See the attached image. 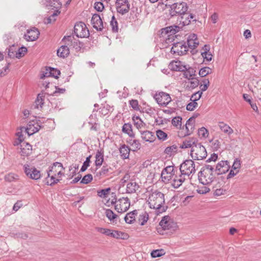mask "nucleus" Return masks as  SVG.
<instances>
[{"label":"nucleus","instance_id":"obj_4","mask_svg":"<svg viewBox=\"0 0 261 261\" xmlns=\"http://www.w3.org/2000/svg\"><path fill=\"white\" fill-rule=\"evenodd\" d=\"M63 170V167L61 163L59 162L54 163L47 171V185L51 186L57 183L60 180L59 178L64 174Z\"/></svg>","mask_w":261,"mask_h":261},{"label":"nucleus","instance_id":"obj_27","mask_svg":"<svg viewBox=\"0 0 261 261\" xmlns=\"http://www.w3.org/2000/svg\"><path fill=\"white\" fill-rule=\"evenodd\" d=\"M140 188L138 183L131 180L126 186V193L132 194L136 193V191Z\"/></svg>","mask_w":261,"mask_h":261},{"label":"nucleus","instance_id":"obj_47","mask_svg":"<svg viewBox=\"0 0 261 261\" xmlns=\"http://www.w3.org/2000/svg\"><path fill=\"white\" fill-rule=\"evenodd\" d=\"M43 103V96H41L40 94H38L35 102L34 107L37 109L41 108H42Z\"/></svg>","mask_w":261,"mask_h":261},{"label":"nucleus","instance_id":"obj_53","mask_svg":"<svg viewBox=\"0 0 261 261\" xmlns=\"http://www.w3.org/2000/svg\"><path fill=\"white\" fill-rule=\"evenodd\" d=\"M130 106L135 110L139 111V106L138 101L137 99H132L129 101Z\"/></svg>","mask_w":261,"mask_h":261},{"label":"nucleus","instance_id":"obj_48","mask_svg":"<svg viewBox=\"0 0 261 261\" xmlns=\"http://www.w3.org/2000/svg\"><path fill=\"white\" fill-rule=\"evenodd\" d=\"M156 135L158 139L160 140L164 141L167 138V134L161 129H158L156 130Z\"/></svg>","mask_w":261,"mask_h":261},{"label":"nucleus","instance_id":"obj_31","mask_svg":"<svg viewBox=\"0 0 261 261\" xmlns=\"http://www.w3.org/2000/svg\"><path fill=\"white\" fill-rule=\"evenodd\" d=\"M91 119H94L93 121H89L88 123L91 125L90 129L95 132H97L99 130V124L97 122V117L96 115H91L89 116Z\"/></svg>","mask_w":261,"mask_h":261},{"label":"nucleus","instance_id":"obj_32","mask_svg":"<svg viewBox=\"0 0 261 261\" xmlns=\"http://www.w3.org/2000/svg\"><path fill=\"white\" fill-rule=\"evenodd\" d=\"M69 54V49L67 45H62L57 50L59 57L64 58Z\"/></svg>","mask_w":261,"mask_h":261},{"label":"nucleus","instance_id":"obj_38","mask_svg":"<svg viewBox=\"0 0 261 261\" xmlns=\"http://www.w3.org/2000/svg\"><path fill=\"white\" fill-rule=\"evenodd\" d=\"M105 214L108 219L113 222H114L115 219L118 218V216L115 214L111 209H107Z\"/></svg>","mask_w":261,"mask_h":261},{"label":"nucleus","instance_id":"obj_35","mask_svg":"<svg viewBox=\"0 0 261 261\" xmlns=\"http://www.w3.org/2000/svg\"><path fill=\"white\" fill-rule=\"evenodd\" d=\"M184 77L186 79H188V80H190L191 78L194 77L193 76L195 75V72L196 70L191 67H187V69L185 70L184 71Z\"/></svg>","mask_w":261,"mask_h":261},{"label":"nucleus","instance_id":"obj_26","mask_svg":"<svg viewBox=\"0 0 261 261\" xmlns=\"http://www.w3.org/2000/svg\"><path fill=\"white\" fill-rule=\"evenodd\" d=\"M141 133L142 139L146 142H152L155 138L154 134L150 131L145 130Z\"/></svg>","mask_w":261,"mask_h":261},{"label":"nucleus","instance_id":"obj_63","mask_svg":"<svg viewBox=\"0 0 261 261\" xmlns=\"http://www.w3.org/2000/svg\"><path fill=\"white\" fill-rule=\"evenodd\" d=\"M9 65L10 63H8L7 65L2 69L0 72V76L1 77L4 76L8 73L9 71Z\"/></svg>","mask_w":261,"mask_h":261},{"label":"nucleus","instance_id":"obj_6","mask_svg":"<svg viewBox=\"0 0 261 261\" xmlns=\"http://www.w3.org/2000/svg\"><path fill=\"white\" fill-rule=\"evenodd\" d=\"M159 227H157L156 230L160 234L163 235L165 233H168L165 232L169 230L170 232L176 230L177 226V224L171 220L169 216H165L163 217L162 219L159 223Z\"/></svg>","mask_w":261,"mask_h":261},{"label":"nucleus","instance_id":"obj_55","mask_svg":"<svg viewBox=\"0 0 261 261\" xmlns=\"http://www.w3.org/2000/svg\"><path fill=\"white\" fill-rule=\"evenodd\" d=\"M190 80L189 83H190V88L192 89L196 88L199 85V81L197 78L192 77Z\"/></svg>","mask_w":261,"mask_h":261},{"label":"nucleus","instance_id":"obj_59","mask_svg":"<svg viewBox=\"0 0 261 261\" xmlns=\"http://www.w3.org/2000/svg\"><path fill=\"white\" fill-rule=\"evenodd\" d=\"M91 158V155H90L88 157L86 158V160L83 163V172L85 171L88 167L90 165V158Z\"/></svg>","mask_w":261,"mask_h":261},{"label":"nucleus","instance_id":"obj_25","mask_svg":"<svg viewBox=\"0 0 261 261\" xmlns=\"http://www.w3.org/2000/svg\"><path fill=\"white\" fill-rule=\"evenodd\" d=\"M103 151L102 150H97L95 155V164L96 167H100L103 162ZM97 167L94 170L96 171Z\"/></svg>","mask_w":261,"mask_h":261},{"label":"nucleus","instance_id":"obj_33","mask_svg":"<svg viewBox=\"0 0 261 261\" xmlns=\"http://www.w3.org/2000/svg\"><path fill=\"white\" fill-rule=\"evenodd\" d=\"M112 237L117 239L127 240L129 238V235L124 232L114 230Z\"/></svg>","mask_w":261,"mask_h":261},{"label":"nucleus","instance_id":"obj_49","mask_svg":"<svg viewBox=\"0 0 261 261\" xmlns=\"http://www.w3.org/2000/svg\"><path fill=\"white\" fill-rule=\"evenodd\" d=\"M28 49L25 47L22 46L19 48L18 51L16 53V57L17 58H20L21 57L24 56L25 54L27 52Z\"/></svg>","mask_w":261,"mask_h":261},{"label":"nucleus","instance_id":"obj_34","mask_svg":"<svg viewBox=\"0 0 261 261\" xmlns=\"http://www.w3.org/2000/svg\"><path fill=\"white\" fill-rule=\"evenodd\" d=\"M61 3L58 0H48L46 6L53 9L59 10L61 7Z\"/></svg>","mask_w":261,"mask_h":261},{"label":"nucleus","instance_id":"obj_30","mask_svg":"<svg viewBox=\"0 0 261 261\" xmlns=\"http://www.w3.org/2000/svg\"><path fill=\"white\" fill-rule=\"evenodd\" d=\"M60 74V71L59 70L54 69L53 68H49V69H46V72L41 76L43 79L45 76H51L55 78H58V75Z\"/></svg>","mask_w":261,"mask_h":261},{"label":"nucleus","instance_id":"obj_41","mask_svg":"<svg viewBox=\"0 0 261 261\" xmlns=\"http://www.w3.org/2000/svg\"><path fill=\"white\" fill-rule=\"evenodd\" d=\"M165 254V251L164 249H156L153 250L151 252V256L152 258H156L162 256Z\"/></svg>","mask_w":261,"mask_h":261},{"label":"nucleus","instance_id":"obj_16","mask_svg":"<svg viewBox=\"0 0 261 261\" xmlns=\"http://www.w3.org/2000/svg\"><path fill=\"white\" fill-rule=\"evenodd\" d=\"M40 33L37 29L33 28L27 30V33L24 35V38L27 41H33L38 39Z\"/></svg>","mask_w":261,"mask_h":261},{"label":"nucleus","instance_id":"obj_62","mask_svg":"<svg viewBox=\"0 0 261 261\" xmlns=\"http://www.w3.org/2000/svg\"><path fill=\"white\" fill-rule=\"evenodd\" d=\"M241 167V161L238 158L235 159L233 165L232 166V169L233 170H236L240 168Z\"/></svg>","mask_w":261,"mask_h":261},{"label":"nucleus","instance_id":"obj_60","mask_svg":"<svg viewBox=\"0 0 261 261\" xmlns=\"http://www.w3.org/2000/svg\"><path fill=\"white\" fill-rule=\"evenodd\" d=\"M202 49L204 50V51L201 52V55L202 56L203 59L205 58L206 56H207V54L209 53L210 49V46L208 44H205Z\"/></svg>","mask_w":261,"mask_h":261},{"label":"nucleus","instance_id":"obj_52","mask_svg":"<svg viewBox=\"0 0 261 261\" xmlns=\"http://www.w3.org/2000/svg\"><path fill=\"white\" fill-rule=\"evenodd\" d=\"M17 177L18 176L16 174L12 173H10L5 175V179L7 181L11 182L17 179Z\"/></svg>","mask_w":261,"mask_h":261},{"label":"nucleus","instance_id":"obj_17","mask_svg":"<svg viewBox=\"0 0 261 261\" xmlns=\"http://www.w3.org/2000/svg\"><path fill=\"white\" fill-rule=\"evenodd\" d=\"M198 44L199 42L197 40V35L195 34L190 35L187 39V47H188V49L191 48L193 49L191 51L192 54H194L197 52V50H194V49L197 47Z\"/></svg>","mask_w":261,"mask_h":261},{"label":"nucleus","instance_id":"obj_12","mask_svg":"<svg viewBox=\"0 0 261 261\" xmlns=\"http://www.w3.org/2000/svg\"><path fill=\"white\" fill-rule=\"evenodd\" d=\"M116 8L118 13L124 15L129 12L130 4L128 0H116Z\"/></svg>","mask_w":261,"mask_h":261},{"label":"nucleus","instance_id":"obj_10","mask_svg":"<svg viewBox=\"0 0 261 261\" xmlns=\"http://www.w3.org/2000/svg\"><path fill=\"white\" fill-rule=\"evenodd\" d=\"M156 102L161 106L166 107L171 101L170 95L166 92L161 91L156 93L153 96Z\"/></svg>","mask_w":261,"mask_h":261},{"label":"nucleus","instance_id":"obj_50","mask_svg":"<svg viewBox=\"0 0 261 261\" xmlns=\"http://www.w3.org/2000/svg\"><path fill=\"white\" fill-rule=\"evenodd\" d=\"M181 120L182 118L180 116H176L172 119L171 122L173 126L176 127L179 126L180 127L181 126Z\"/></svg>","mask_w":261,"mask_h":261},{"label":"nucleus","instance_id":"obj_28","mask_svg":"<svg viewBox=\"0 0 261 261\" xmlns=\"http://www.w3.org/2000/svg\"><path fill=\"white\" fill-rule=\"evenodd\" d=\"M130 150V149L128 146L124 144L121 145L119 148V151L121 158L123 159H128Z\"/></svg>","mask_w":261,"mask_h":261},{"label":"nucleus","instance_id":"obj_57","mask_svg":"<svg viewBox=\"0 0 261 261\" xmlns=\"http://www.w3.org/2000/svg\"><path fill=\"white\" fill-rule=\"evenodd\" d=\"M93 179V176L91 174H88L83 177V184H88Z\"/></svg>","mask_w":261,"mask_h":261},{"label":"nucleus","instance_id":"obj_21","mask_svg":"<svg viewBox=\"0 0 261 261\" xmlns=\"http://www.w3.org/2000/svg\"><path fill=\"white\" fill-rule=\"evenodd\" d=\"M168 67L172 71L183 72L187 69V66L181 64L180 61H173L171 62Z\"/></svg>","mask_w":261,"mask_h":261},{"label":"nucleus","instance_id":"obj_44","mask_svg":"<svg viewBox=\"0 0 261 261\" xmlns=\"http://www.w3.org/2000/svg\"><path fill=\"white\" fill-rule=\"evenodd\" d=\"M60 13V11L59 10H56L54 13L49 17H48L45 21V23L48 24L51 23L56 20V17Z\"/></svg>","mask_w":261,"mask_h":261},{"label":"nucleus","instance_id":"obj_11","mask_svg":"<svg viewBox=\"0 0 261 261\" xmlns=\"http://www.w3.org/2000/svg\"><path fill=\"white\" fill-rule=\"evenodd\" d=\"M118 203L115 205V210L119 213L126 212L130 206V200L128 197H122L118 200Z\"/></svg>","mask_w":261,"mask_h":261},{"label":"nucleus","instance_id":"obj_43","mask_svg":"<svg viewBox=\"0 0 261 261\" xmlns=\"http://www.w3.org/2000/svg\"><path fill=\"white\" fill-rule=\"evenodd\" d=\"M212 73V69L208 67L201 68L199 71V75L201 77H204Z\"/></svg>","mask_w":261,"mask_h":261},{"label":"nucleus","instance_id":"obj_7","mask_svg":"<svg viewBox=\"0 0 261 261\" xmlns=\"http://www.w3.org/2000/svg\"><path fill=\"white\" fill-rule=\"evenodd\" d=\"M190 155L194 160H200L207 156L205 148L201 143L193 146L190 151Z\"/></svg>","mask_w":261,"mask_h":261},{"label":"nucleus","instance_id":"obj_24","mask_svg":"<svg viewBox=\"0 0 261 261\" xmlns=\"http://www.w3.org/2000/svg\"><path fill=\"white\" fill-rule=\"evenodd\" d=\"M138 214V210H135L126 214L124 218L125 222L127 224H133L136 221V216Z\"/></svg>","mask_w":261,"mask_h":261},{"label":"nucleus","instance_id":"obj_19","mask_svg":"<svg viewBox=\"0 0 261 261\" xmlns=\"http://www.w3.org/2000/svg\"><path fill=\"white\" fill-rule=\"evenodd\" d=\"M181 29V27L177 25L169 26L161 29V34L162 36L168 35V37H169L171 35H175L176 33L178 32Z\"/></svg>","mask_w":261,"mask_h":261},{"label":"nucleus","instance_id":"obj_39","mask_svg":"<svg viewBox=\"0 0 261 261\" xmlns=\"http://www.w3.org/2000/svg\"><path fill=\"white\" fill-rule=\"evenodd\" d=\"M110 25L113 33H117L118 31V23L114 15H113L110 21Z\"/></svg>","mask_w":261,"mask_h":261},{"label":"nucleus","instance_id":"obj_36","mask_svg":"<svg viewBox=\"0 0 261 261\" xmlns=\"http://www.w3.org/2000/svg\"><path fill=\"white\" fill-rule=\"evenodd\" d=\"M148 219V214L146 212H144L139 215L138 218V222L141 226H143L147 222Z\"/></svg>","mask_w":261,"mask_h":261},{"label":"nucleus","instance_id":"obj_5","mask_svg":"<svg viewBox=\"0 0 261 261\" xmlns=\"http://www.w3.org/2000/svg\"><path fill=\"white\" fill-rule=\"evenodd\" d=\"M74 32L72 35L65 36L62 39L63 41L66 42V41L70 42L71 45L77 51L80 50L81 42L78 40L82 38V21L75 23L74 27Z\"/></svg>","mask_w":261,"mask_h":261},{"label":"nucleus","instance_id":"obj_9","mask_svg":"<svg viewBox=\"0 0 261 261\" xmlns=\"http://www.w3.org/2000/svg\"><path fill=\"white\" fill-rule=\"evenodd\" d=\"M188 51V47L185 42H176L173 44L170 51L173 55L182 56L186 55Z\"/></svg>","mask_w":261,"mask_h":261},{"label":"nucleus","instance_id":"obj_20","mask_svg":"<svg viewBox=\"0 0 261 261\" xmlns=\"http://www.w3.org/2000/svg\"><path fill=\"white\" fill-rule=\"evenodd\" d=\"M112 169L111 167L109 166L107 164H104L101 169L96 173L95 177H97L98 179H100L109 176L110 173V170Z\"/></svg>","mask_w":261,"mask_h":261},{"label":"nucleus","instance_id":"obj_64","mask_svg":"<svg viewBox=\"0 0 261 261\" xmlns=\"http://www.w3.org/2000/svg\"><path fill=\"white\" fill-rule=\"evenodd\" d=\"M179 147L181 149H186L188 148H192V146L189 140H185L183 141L182 144L180 145Z\"/></svg>","mask_w":261,"mask_h":261},{"label":"nucleus","instance_id":"obj_22","mask_svg":"<svg viewBox=\"0 0 261 261\" xmlns=\"http://www.w3.org/2000/svg\"><path fill=\"white\" fill-rule=\"evenodd\" d=\"M186 14H188L187 17L185 18L184 17V19L182 20L180 19L179 24H182V26L188 25L190 24L192 22H196L197 21L195 18V15L191 13V11H188Z\"/></svg>","mask_w":261,"mask_h":261},{"label":"nucleus","instance_id":"obj_15","mask_svg":"<svg viewBox=\"0 0 261 261\" xmlns=\"http://www.w3.org/2000/svg\"><path fill=\"white\" fill-rule=\"evenodd\" d=\"M91 24L97 31H102L103 29V21L99 14L95 13L91 18Z\"/></svg>","mask_w":261,"mask_h":261},{"label":"nucleus","instance_id":"obj_51","mask_svg":"<svg viewBox=\"0 0 261 261\" xmlns=\"http://www.w3.org/2000/svg\"><path fill=\"white\" fill-rule=\"evenodd\" d=\"M193 133V130H190L189 128V126L188 125H185V132L182 133V132H178V136L180 138L185 137L186 136H188L190 135Z\"/></svg>","mask_w":261,"mask_h":261},{"label":"nucleus","instance_id":"obj_56","mask_svg":"<svg viewBox=\"0 0 261 261\" xmlns=\"http://www.w3.org/2000/svg\"><path fill=\"white\" fill-rule=\"evenodd\" d=\"M110 190V188L101 189L97 192V195L100 197H105L108 194Z\"/></svg>","mask_w":261,"mask_h":261},{"label":"nucleus","instance_id":"obj_13","mask_svg":"<svg viewBox=\"0 0 261 261\" xmlns=\"http://www.w3.org/2000/svg\"><path fill=\"white\" fill-rule=\"evenodd\" d=\"M24 169L26 175L29 178L34 180H37L40 178L41 174L40 171L34 167L25 164L24 165Z\"/></svg>","mask_w":261,"mask_h":261},{"label":"nucleus","instance_id":"obj_58","mask_svg":"<svg viewBox=\"0 0 261 261\" xmlns=\"http://www.w3.org/2000/svg\"><path fill=\"white\" fill-rule=\"evenodd\" d=\"M196 191L199 194H204L209 192L210 191V189L207 187L202 186L201 187H198L196 190Z\"/></svg>","mask_w":261,"mask_h":261},{"label":"nucleus","instance_id":"obj_61","mask_svg":"<svg viewBox=\"0 0 261 261\" xmlns=\"http://www.w3.org/2000/svg\"><path fill=\"white\" fill-rule=\"evenodd\" d=\"M90 35L89 31L85 23L83 22V38H88Z\"/></svg>","mask_w":261,"mask_h":261},{"label":"nucleus","instance_id":"obj_2","mask_svg":"<svg viewBox=\"0 0 261 261\" xmlns=\"http://www.w3.org/2000/svg\"><path fill=\"white\" fill-rule=\"evenodd\" d=\"M149 204L151 208L156 209L157 213L165 212L168 206H163L165 203L164 194L158 190L152 192L149 197Z\"/></svg>","mask_w":261,"mask_h":261},{"label":"nucleus","instance_id":"obj_8","mask_svg":"<svg viewBox=\"0 0 261 261\" xmlns=\"http://www.w3.org/2000/svg\"><path fill=\"white\" fill-rule=\"evenodd\" d=\"M180 172L182 175H187L189 176L191 174L195 172V165L192 160H186L180 165Z\"/></svg>","mask_w":261,"mask_h":261},{"label":"nucleus","instance_id":"obj_42","mask_svg":"<svg viewBox=\"0 0 261 261\" xmlns=\"http://www.w3.org/2000/svg\"><path fill=\"white\" fill-rule=\"evenodd\" d=\"M191 100L192 102L188 103L186 106L187 110L189 111H193L198 106V103L197 102V100L196 98H194L193 99L192 98Z\"/></svg>","mask_w":261,"mask_h":261},{"label":"nucleus","instance_id":"obj_3","mask_svg":"<svg viewBox=\"0 0 261 261\" xmlns=\"http://www.w3.org/2000/svg\"><path fill=\"white\" fill-rule=\"evenodd\" d=\"M165 6L169 10V15L171 18L175 16H180V19H184L185 16L189 9L187 3L184 2H176L173 4H166Z\"/></svg>","mask_w":261,"mask_h":261},{"label":"nucleus","instance_id":"obj_1","mask_svg":"<svg viewBox=\"0 0 261 261\" xmlns=\"http://www.w3.org/2000/svg\"><path fill=\"white\" fill-rule=\"evenodd\" d=\"M215 165L204 164L198 172V180L203 185L211 184L216 178Z\"/></svg>","mask_w":261,"mask_h":261},{"label":"nucleus","instance_id":"obj_29","mask_svg":"<svg viewBox=\"0 0 261 261\" xmlns=\"http://www.w3.org/2000/svg\"><path fill=\"white\" fill-rule=\"evenodd\" d=\"M122 132L127 134L132 138L135 137V135L132 130V125L129 123H126L123 124L122 128Z\"/></svg>","mask_w":261,"mask_h":261},{"label":"nucleus","instance_id":"obj_54","mask_svg":"<svg viewBox=\"0 0 261 261\" xmlns=\"http://www.w3.org/2000/svg\"><path fill=\"white\" fill-rule=\"evenodd\" d=\"M94 8L96 11L98 12H102L104 9L105 7L101 1L95 2L94 5Z\"/></svg>","mask_w":261,"mask_h":261},{"label":"nucleus","instance_id":"obj_23","mask_svg":"<svg viewBox=\"0 0 261 261\" xmlns=\"http://www.w3.org/2000/svg\"><path fill=\"white\" fill-rule=\"evenodd\" d=\"M32 146L28 143L21 142L19 153L22 156H28L32 153Z\"/></svg>","mask_w":261,"mask_h":261},{"label":"nucleus","instance_id":"obj_37","mask_svg":"<svg viewBox=\"0 0 261 261\" xmlns=\"http://www.w3.org/2000/svg\"><path fill=\"white\" fill-rule=\"evenodd\" d=\"M219 127L223 132L227 133L228 135L231 134L233 133V129L229 125L223 122L219 123Z\"/></svg>","mask_w":261,"mask_h":261},{"label":"nucleus","instance_id":"obj_18","mask_svg":"<svg viewBox=\"0 0 261 261\" xmlns=\"http://www.w3.org/2000/svg\"><path fill=\"white\" fill-rule=\"evenodd\" d=\"M41 128V126L38 122L35 121H30L25 128V131L29 136L33 135L38 132Z\"/></svg>","mask_w":261,"mask_h":261},{"label":"nucleus","instance_id":"obj_46","mask_svg":"<svg viewBox=\"0 0 261 261\" xmlns=\"http://www.w3.org/2000/svg\"><path fill=\"white\" fill-rule=\"evenodd\" d=\"M198 135L201 138H206L208 137V130L204 127H202L198 129Z\"/></svg>","mask_w":261,"mask_h":261},{"label":"nucleus","instance_id":"obj_14","mask_svg":"<svg viewBox=\"0 0 261 261\" xmlns=\"http://www.w3.org/2000/svg\"><path fill=\"white\" fill-rule=\"evenodd\" d=\"M230 168V166L228 161H221L219 162L215 167L217 175L226 173L229 170Z\"/></svg>","mask_w":261,"mask_h":261},{"label":"nucleus","instance_id":"obj_45","mask_svg":"<svg viewBox=\"0 0 261 261\" xmlns=\"http://www.w3.org/2000/svg\"><path fill=\"white\" fill-rule=\"evenodd\" d=\"M177 152V146L176 145H173L171 146L166 147L164 152L167 154L171 155L172 153H176Z\"/></svg>","mask_w":261,"mask_h":261},{"label":"nucleus","instance_id":"obj_40","mask_svg":"<svg viewBox=\"0 0 261 261\" xmlns=\"http://www.w3.org/2000/svg\"><path fill=\"white\" fill-rule=\"evenodd\" d=\"M96 230L103 234L112 237L114 230L102 227H96Z\"/></svg>","mask_w":261,"mask_h":261}]
</instances>
